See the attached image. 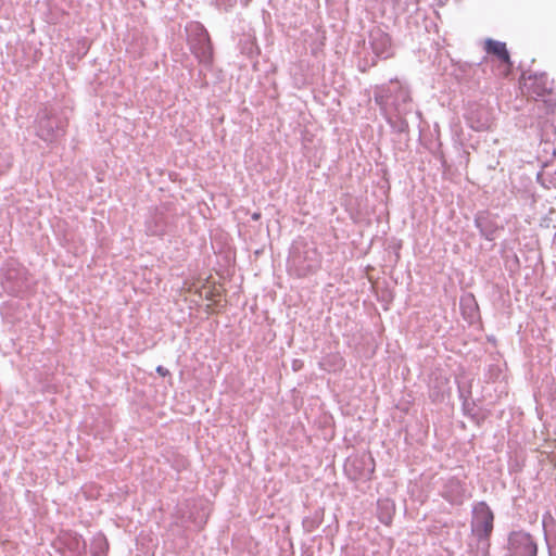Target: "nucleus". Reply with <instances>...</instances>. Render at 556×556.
<instances>
[{"label":"nucleus","mask_w":556,"mask_h":556,"mask_svg":"<svg viewBox=\"0 0 556 556\" xmlns=\"http://www.w3.org/2000/svg\"><path fill=\"white\" fill-rule=\"evenodd\" d=\"M493 513L484 503H478L473 508L471 528L478 539L489 538L493 530Z\"/></svg>","instance_id":"nucleus-1"},{"label":"nucleus","mask_w":556,"mask_h":556,"mask_svg":"<svg viewBox=\"0 0 556 556\" xmlns=\"http://www.w3.org/2000/svg\"><path fill=\"white\" fill-rule=\"evenodd\" d=\"M508 549L511 556H536L538 546L529 533L513 532L508 539Z\"/></svg>","instance_id":"nucleus-2"},{"label":"nucleus","mask_w":556,"mask_h":556,"mask_svg":"<svg viewBox=\"0 0 556 556\" xmlns=\"http://www.w3.org/2000/svg\"><path fill=\"white\" fill-rule=\"evenodd\" d=\"M64 123L58 116H45L38 123V136L45 141L56 140L63 135Z\"/></svg>","instance_id":"nucleus-3"},{"label":"nucleus","mask_w":556,"mask_h":556,"mask_svg":"<svg viewBox=\"0 0 556 556\" xmlns=\"http://www.w3.org/2000/svg\"><path fill=\"white\" fill-rule=\"evenodd\" d=\"M371 46H372L374 52L378 56H380L382 59H387L391 55V52H390L391 41L387 34H384L380 30L374 33L371 35Z\"/></svg>","instance_id":"nucleus-4"},{"label":"nucleus","mask_w":556,"mask_h":556,"mask_svg":"<svg viewBox=\"0 0 556 556\" xmlns=\"http://www.w3.org/2000/svg\"><path fill=\"white\" fill-rule=\"evenodd\" d=\"M485 50L488 53L496 55L501 61L509 63V54L504 42L488 39L485 41Z\"/></svg>","instance_id":"nucleus-5"},{"label":"nucleus","mask_w":556,"mask_h":556,"mask_svg":"<svg viewBox=\"0 0 556 556\" xmlns=\"http://www.w3.org/2000/svg\"><path fill=\"white\" fill-rule=\"evenodd\" d=\"M478 540H479L478 548L482 552V556H489V547H490L489 538H482V539H478Z\"/></svg>","instance_id":"nucleus-6"},{"label":"nucleus","mask_w":556,"mask_h":556,"mask_svg":"<svg viewBox=\"0 0 556 556\" xmlns=\"http://www.w3.org/2000/svg\"><path fill=\"white\" fill-rule=\"evenodd\" d=\"M400 98L402 99V102H403V103H406V102L410 101V98H409L408 92H407L406 90H404V89H401V90H400V94L396 97V101H397Z\"/></svg>","instance_id":"nucleus-7"},{"label":"nucleus","mask_w":556,"mask_h":556,"mask_svg":"<svg viewBox=\"0 0 556 556\" xmlns=\"http://www.w3.org/2000/svg\"><path fill=\"white\" fill-rule=\"evenodd\" d=\"M472 128L477 129V130H483V129H486L489 127V121L485 119L483 122H478L477 125H471Z\"/></svg>","instance_id":"nucleus-8"},{"label":"nucleus","mask_w":556,"mask_h":556,"mask_svg":"<svg viewBox=\"0 0 556 556\" xmlns=\"http://www.w3.org/2000/svg\"><path fill=\"white\" fill-rule=\"evenodd\" d=\"M539 106L543 105L545 108V112L549 113L553 112L555 104L552 102L543 101L538 103Z\"/></svg>","instance_id":"nucleus-9"},{"label":"nucleus","mask_w":556,"mask_h":556,"mask_svg":"<svg viewBox=\"0 0 556 556\" xmlns=\"http://www.w3.org/2000/svg\"><path fill=\"white\" fill-rule=\"evenodd\" d=\"M156 372L162 376V377H165L169 374L168 369H166L165 367L163 366H157L156 367Z\"/></svg>","instance_id":"nucleus-10"},{"label":"nucleus","mask_w":556,"mask_h":556,"mask_svg":"<svg viewBox=\"0 0 556 556\" xmlns=\"http://www.w3.org/2000/svg\"><path fill=\"white\" fill-rule=\"evenodd\" d=\"M397 106H400V104H396ZM404 110H401L400 108H397V112H403Z\"/></svg>","instance_id":"nucleus-11"},{"label":"nucleus","mask_w":556,"mask_h":556,"mask_svg":"<svg viewBox=\"0 0 556 556\" xmlns=\"http://www.w3.org/2000/svg\"><path fill=\"white\" fill-rule=\"evenodd\" d=\"M253 218H254V219H257V218H258V214H254V215H253Z\"/></svg>","instance_id":"nucleus-12"},{"label":"nucleus","mask_w":556,"mask_h":556,"mask_svg":"<svg viewBox=\"0 0 556 556\" xmlns=\"http://www.w3.org/2000/svg\"><path fill=\"white\" fill-rule=\"evenodd\" d=\"M554 243L556 244V231H555V235H554Z\"/></svg>","instance_id":"nucleus-13"}]
</instances>
